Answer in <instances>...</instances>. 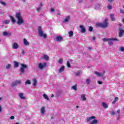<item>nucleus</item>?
<instances>
[{
  "label": "nucleus",
  "mask_w": 124,
  "mask_h": 124,
  "mask_svg": "<svg viewBox=\"0 0 124 124\" xmlns=\"http://www.w3.org/2000/svg\"><path fill=\"white\" fill-rule=\"evenodd\" d=\"M15 17L17 19V25L20 26L22 24H24V19H23V17L21 16V12L16 13Z\"/></svg>",
  "instance_id": "f257e3e1"
},
{
  "label": "nucleus",
  "mask_w": 124,
  "mask_h": 124,
  "mask_svg": "<svg viewBox=\"0 0 124 124\" xmlns=\"http://www.w3.org/2000/svg\"><path fill=\"white\" fill-rule=\"evenodd\" d=\"M103 41L104 42H106V41H108V43L109 46H112L114 45V43L113 41H120L119 39L115 38H104L103 39Z\"/></svg>",
  "instance_id": "f03ea898"
},
{
  "label": "nucleus",
  "mask_w": 124,
  "mask_h": 124,
  "mask_svg": "<svg viewBox=\"0 0 124 124\" xmlns=\"http://www.w3.org/2000/svg\"><path fill=\"white\" fill-rule=\"evenodd\" d=\"M38 34L41 37H43L44 38H46L47 37V35L44 33V32L42 31V28H41V26H39L38 27Z\"/></svg>",
  "instance_id": "7ed1b4c3"
},
{
  "label": "nucleus",
  "mask_w": 124,
  "mask_h": 124,
  "mask_svg": "<svg viewBox=\"0 0 124 124\" xmlns=\"http://www.w3.org/2000/svg\"><path fill=\"white\" fill-rule=\"evenodd\" d=\"M20 65L21 67H20L19 70L20 71V73L21 74H23L25 73V69L26 68H28V65H27V64H24L23 63H21Z\"/></svg>",
  "instance_id": "20e7f679"
},
{
  "label": "nucleus",
  "mask_w": 124,
  "mask_h": 124,
  "mask_svg": "<svg viewBox=\"0 0 124 124\" xmlns=\"http://www.w3.org/2000/svg\"><path fill=\"white\" fill-rule=\"evenodd\" d=\"M96 26H97V27H99L100 28H103L105 29V28H107L108 26V22H105L103 23H97L96 24Z\"/></svg>",
  "instance_id": "39448f33"
},
{
  "label": "nucleus",
  "mask_w": 124,
  "mask_h": 124,
  "mask_svg": "<svg viewBox=\"0 0 124 124\" xmlns=\"http://www.w3.org/2000/svg\"><path fill=\"white\" fill-rule=\"evenodd\" d=\"M46 65H47V64L46 63V62H43V63H39L38 64V68L39 69H43V68L46 67Z\"/></svg>",
  "instance_id": "423d86ee"
},
{
  "label": "nucleus",
  "mask_w": 124,
  "mask_h": 124,
  "mask_svg": "<svg viewBox=\"0 0 124 124\" xmlns=\"http://www.w3.org/2000/svg\"><path fill=\"white\" fill-rule=\"evenodd\" d=\"M119 32L118 34V36L119 37H122L123 35L124 34V30L122 29V28H119Z\"/></svg>",
  "instance_id": "0eeeda50"
},
{
  "label": "nucleus",
  "mask_w": 124,
  "mask_h": 124,
  "mask_svg": "<svg viewBox=\"0 0 124 124\" xmlns=\"http://www.w3.org/2000/svg\"><path fill=\"white\" fill-rule=\"evenodd\" d=\"M62 40H63V38H62V36H57L56 38V41L57 42H62Z\"/></svg>",
  "instance_id": "6e6552de"
},
{
  "label": "nucleus",
  "mask_w": 124,
  "mask_h": 124,
  "mask_svg": "<svg viewBox=\"0 0 124 124\" xmlns=\"http://www.w3.org/2000/svg\"><path fill=\"white\" fill-rule=\"evenodd\" d=\"M13 49H17L18 48H19V45L17 44L16 43H14L13 44L12 46Z\"/></svg>",
  "instance_id": "1a4fd4ad"
},
{
  "label": "nucleus",
  "mask_w": 124,
  "mask_h": 124,
  "mask_svg": "<svg viewBox=\"0 0 124 124\" xmlns=\"http://www.w3.org/2000/svg\"><path fill=\"white\" fill-rule=\"evenodd\" d=\"M79 28L81 29L80 32H81V33H85V32H86V29H85L84 26L80 25Z\"/></svg>",
  "instance_id": "9d476101"
},
{
  "label": "nucleus",
  "mask_w": 124,
  "mask_h": 124,
  "mask_svg": "<svg viewBox=\"0 0 124 124\" xmlns=\"http://www.w3.org/2000/svg\"><path fill=\"white\" fill-rule=\"evenodd\" d=\"M94 119H95V116H91L90 117H87L86 120V122H87V123H89V122H91L92 120H94Z\"/></svg>",
  "instance_id": "9b49d317"
},
{
  "label": "nucleus",
  "mask_w": 124,
  "mask_h": 124,
  "mask_svg": "<svg viewBox=\"0 0 124 124\" xmlns=\"http://www.w3.org/2000/svg\"><path fill=\"white\" fill-rule=\"evenodd\" d=\"M65 67L64 66L62 65V66L58 70L59 73H62V72H63L64 71Z\"/></svg>",
  "instance_id": "f8f14e48"
},
{
  "label": "nucleus",
  "mask_w": 124,
  "mask_h": 124,
  "mask_svg": "<svg viewBox=\"0 0 124 124\" xmlns=\"http://www.w3.org/2000/svg\"><path fill=\"white\" fill-rule=\"evenodd\" d=\"M23 43L25 46H29L30 45V43L28 42L26 38L23 39Z\"/></svg>",
  "instance_id": "ddd939ff"
},
{
  "label": "nucleus",
  "mask_w": 124,
  "mask_h": 124,
  "mask_svg": "<svg viewBox=\"0 0 124 124\" xmlns=\"http://www.w3.org/2000/svg\"><path fill=\"white\" fill-rule=\"evenodd\" d=\"M69 20H70V16H68L62 21V22L67 23Z\"/></svg>",
  "instance_id": "4468645a"
},
{
  "label": "nucleus",
  "mask_w": 124,
  "mask_h": 124,
  "mask_svg": "<svg viewBox=\"0 0 124 124\" xmlns=\"http://www.w3.org/2000/svg\"><path fill=\"white\" fill-rule=\"evenodd\" d=\"M3 35H4V36H10L11 33L10 32L4 31L3 32Z\"/></svg>",
  "instance_id": "2eb2a0df"
},
{
  "label": "nucleus",
  "mask_w": 124,
  "mask_h": 124,
  "mask_svg": "<svg viewBox=\"0 0 124 124\" xmlns=\"http://www.w3.org/2000/svg\"><path fill=\"white\" fill-rule=\"evenodd\" d=\"M33 87H34V88H36V85L37 84V80H36V78H34L33 79Z\"/></svg>",
  "instance_id": "dca6fc26"
},
{
  "label": "nucleus",
  "mask_w": 124,
  "mask_h": 124,
  "mask_svg": "<svg viewBox=\"0 0 124 124\" xmlns=\"http://www.w3.org/2000/svg\"><path fill=\"white\" fill-rule=\"evenodd\" d=\"M10 18L11 19V22L13 24H15L16 23V20L14 18V17H13V16H10Z\"/></svg>",
  "instance_id": "f3484780"
},
{
  "label": "nucleus",
  "mask_w": 124,
  "mask_h": 124,
  "mask_svg": "<svg viewBox=\"0 0 124 124\" xmlns=\"http://www.w3.org/2000/svg\"><path fill=\"white\" fill-rule=\"evenodd\" d=\"M110 17L111 21H116V19L115 18V15H114V14H110Z\"/></svg>",
  "instance_id": "a211bd4d"
},
{
  "label": "nucleus",
  "mask_w": 124,
  "mask_h": 124,
  "mask_svg": "<svg viewBox=\"0 0 124 124\" xmlns=\"http://www.w3.org/2000/svg\"><path fill=\"white\" fill-rule=\"evenodd\" d=\"M94 74L97 75V76H98V77H100L101 76H103V74H101V73H100L99 72H98L97 71H95L94 72Z\"/></svg>",
  "instance_id": "6ab92c4d"
},
{
  "label": "nucleus",
  "mask_w": 124,
  "mask_h": 124,
  "mask_svg": "<svg viewBox=\"0 0 124 124\" xmlns=\"http://www.w3.org/2000/svg\"><path fill=\"white\" fill-rule=\"evenodd\" d=\"M102 105L103 107H104V108H105V109H107V108H108V105L105 102H102Z\"/></svg>",
  "instance_id": "aec40b11"
},
{
  "label": "nucleus",
  "mask_w": 124,
  "mask_h": 124,
  "mask_svg": "<svg viewBox=\"0 0 124 124\" xmlns=\"http://www.w3.org/2000/svg\"><path fill=\"white\" fill-rule=\"evenodd\" d=\"M18 95L21 99H25V96H24V94L23 93H19Z\"/></svg>",
  "instance_id": "412c9836"
},
{
  "label": "nucleus",
  "mask_w": 124,
  "mask_h": 124,
  "mask_svg": "<svg viewBox=\"0 0 124 124\" xmlns=\"http://www.w3.org/2000/svg\"><path fill=\"white\" fill-rule=\"evenodd\" d=\"M81 98L83 101H85L87 99L86 98V95L82 94L81 95Z\"/></svg>",
  "instance_id": "4be33fe9"
},
{
  "label": "nucleus",
  "mask_w": 124,
  "mask_h": 124,
  "mask_svg": "<svg viewBox=\"0 0 124 124\" xmlns=\"http://www.w3.org/2000/svg\"><path fill=\"white\" fill-rule=\"evenodd\" d=\"M41 113L43 115H44V113H45V107H43L41 108Z\"/></svg>",
  "instance_id": "5701e85b"
},
{
  "label": "nucleus",
  "mask_w": 124,
  "mask_h": 124,
  "mask_svg": "<svg viewBox=\"0 0 124 124\" xmlns=\"http://www.w3.org/2000/svg\"><path fill=\"white\" fill-rule=\"evenodd\" d=\"M72 89L74 90V91H77V84L72 86Z\"/></svg>",
  "instance_id": "b1692460"
},
{
  "label": "nucleus",
  "mask_w": 124,
  "mask_h": 124,
  "mask_svg": "<svg viewBox=\"0 0 124 124\" xmlns=\"http://www.w3.org/2000/svg\"><path fill=\"white\" fill-rule=\"evenodd\" d=\"M118 100H119V97H115L114 101L112 102V104H115V103H116Z\"/></svg>",
  "instance_id": "393cba45"
},
{
  "label": "nucleus",
  "mask_w": 124,
  "mask_h": 124,
  "mask_svg": "<svg viewBox=\"0 0 124 124\" xmlns=\"http://www.w3.org/2000/svg\"><path fill=\"white\" fill-rule=\"evenodd\" d=\"M43 96L44 98H45V99H46V100H50V99H49V97H48V96L46 94H44Z\"/></svg>",
  "instance_id": "a878e982"
},
{
  "label": "nucleus",
  "mask_w": 124,
  "mask_h": 124,
  "mask_svg": "<svg viewBox=\"0 0 124 124\" xmlns=\"http://www.w3.org/2000/svg\"><path fill=\"white\" fill-rule=\"evenodd\" d=\"M97 123H98V121H97V120L95 119L94 120H93L92 122H91V124H97Z\"/></svg>",
  "instance_id": "bb28decb"
},
{
  "label": "nucleus",
  "mask_w": 124,
  "mask_h": 124,
  "mask_svg": "<svg viewBox=\"0 0 124 124\" xmlns=\"http://www.w3.org/2000/svg\"><path fill=\"white\" fill-rule=\"evenodd\" d=\"M44 58L45 59V60H46V61H49V56H48V55L45 54L44 55Z\"/></svg>",
  "instance_id": "cd10ccee"
},
{
  "label": "nucleus",
  "mask_w": 124,
  "mask_h": 124,
  "mask_svg": "<svg viewBox=\"0 0 124 124\" xmlns=\"http://www.w3.org/2000/svg\"><path fill=\"white\" fill-rule=\"evenodd\" d=\"M69 37H72L73 36V31H70L68 32Z\"/></svg>",
  "instance_id": "c85d7f7f"
},
{
  "label": "nucleus",
  "mask_w": 124,
  "mask_h": 124,
  "mask_svg": "<svg viewBox=\"0 0 124 124\" xmlns=\"http://www.w3.org/2000/svg\"><path fill=\"white\" fill-rule=\"evenodd\" d=\"M14 62V66L15 67H18V66H19V62L16 61H15Z\"/></svg>",
  "instance_id": "c756f323"
},
{
  "label": "nucleus",
  "mask_w": 124,
  "mask_h": 124,
  "mask_svg": "<svg viewBox=\"0 0 124 124\" xmlns=\"http://www.w3.org/2000/svg\"><path fill=\"white\" fill-rule=\"evenodd\" d=\"M15 82L16 84V85H20V84H22V81H21V80H15Z\"/></svg>",
  "instance_id": "7c9ffc66"
},
{
  "label": "nucleus",
  "mask_w": 124,
  "mask_h": 124,
  "mask_svg": "<svg viewBox=\"0 0 124 124\" xmlns=\"http://www.w3.org/2000/svg\"><path fill=\"white\" fill-rule=\"evenodd\" d=\"M11 86L13 87L17 86V84H16V82L15 81L14 82L12 83Z\"/></svg>",
  "instance_id": "2f4dec72"
},
{
  "label": "nucleus",
  "mask_w": 124,
  "mask_h": 124,
  "mask_svg": "<svg viewBox=\"0 0 124 124\" xmlns=\"http://www.w3.org/2000/svg\"><path fill=\"white\" fill-rule=\"evenodd\" d=\"M31 80L28 79L25 82V85H31Z\"/></svg>",
  "instance_id": "473e14b6"
},
{
  "label": "nucleus",
  "mask_w": 124,
  "mask_h": 124,
  "mask_svg": "<svg viewBox=\"0 0 124 124\" xmlns=\"http://www.w3.org/2000/svg\"><path fill=\"white\" fill-rule=\"evenodd\" d=\"M95 8V9H99L100 8V5L99 4H96Z\"/></svg>",
  "instance_id": "72a5a7b5"
},
{
  "label": "nucleus",
  "mask_w": 124,
  "mask_h": 124,
  "mask_svg": "<svg viewBox=\"0 0 124 124\" xmlns=\"http://www.w3.org/2000/svg\"><path fill=\"white\" fill-rule=\"evenodd\" d=\"M11 68V65L10 64H8L7 66H6V69L8 70Z\"/></svg>",
  "instance_id": "f704fd0d"
},
{
  "label": "nucleus",
  "mask_w": 124,
  "mask_h": 124,
  "mask_svg": "<svg viewBox=\"0 0 124 124\" xmlns=\"http://www.w3.org/2000/svg\"><path fill=\"white\" fill-rule=\"evenodd\" d=\"M90 83H91V79H90L89 78H88L86 79V84L87 85H89L90 84Z\"/></svg>",
  "instance_id": "c9c22d12"
},
{
  "label": "nucleus",
  "mask_w": 124,
  "mask_h": 124,
  "mask_svg": "<svg viewBox=\"0 0 124 124\" xmlns=\"http://www.w3.org/2000/svg\"><path fill=\"white\" fill-rule=\"evenodd\" d=\"M67 67H68L69 68L71 67V65H70V63L69 62V61H67Z\"/></svg>",
  "instance_id": "e433bc0d"
},
{
  "label": "nucleus",
  "mask_w": 124,
  "mask_h": 124,
  "mask_svg": "<svg viewBox=\"0 0 124 124\" xmlns=\"http://www.w3.org/2000/svg\"><path fill=\"white\" fill-rule=\"evenodd\" d=\"M3 23H4V24H9V23H10V20H6L3 21Z\"/></svg>",
  "instance_id": "4c0bfd02"
},
{
  "label": "nucleus",
  "mask_w": 124,
  "mask_h": 124,
  "mask_svg": "<svg viewBox=\"0 0 124 124\" xmlns=\"http://www.w3.org/2000/svg\"><path fill=\"white\" fill-rule=\"evenodd\" d=\"M63 62V61L62 60V59H59L58 62H59V63H60L61 64H62V63Z\"/></svg>",
  "instance_id": "58836bf2"
},
{
  "label": "nucleus",
  "mask_w": 124,
  "mask_h": 124,
  "mask_svg": "<svg viewBox=\"0 0 124 124\" xmlns=\"http://www.w3.org/2000/svg\"><path fill=\"white\" fill-rule=\"evenodd\" d=\"M108 9H109V10H111V9H112V6H111V5L110 4H108Z\"/></svg>",
  "instance_id": "ea45409f"
},
{
  "label": "nucleus",
  "mask_w": 124,
  "mask_h": 124,
  "mask_svg": "<svg viewBox=\"0 0 124 124\" xmlns=\"http://www.w3.org/2000/svg\"><path fill=\"white\" fill-rule=\"evenodd\" d=\"M0 3L1 4H2V5H6V3L2 1H0Z\"/></svg>",
  "instance_id": "a19ab883"
},
{
  "label": "nucleus",
  "mask_w": 124,
  "mask_h": 124,
  "mask_svg": "<svg viewBox=\"0 0 124 124\" xmlns=\"http://www.w3.org/2000/svg\"><path fill=\"white\" fill-rule=\"evenodd\" d=\"M115 114H116V112H115V111H111V113H110V114L112 115V116H114V115H115Z\"/></svg>",
  "instance_id": "79ce46f5"
},
{
  "label": "nucleus",
  "mask_w": 124,
  "mask_h": 124,
  "mask_svg": "<svg viewBox=\"0 0 124 124\" xmlns=\"http://www.w3.org/2000/svg\"><path fill=\"white\" fill-rule=\"evenodd\" d=\"M93 27H90L89 28V31H93Z\"/></svg>",
  "instance_id": "37998d69"
},
{
  "label": "nucleus",
  "mask_w": 124,
  "mask_h": 124,
  "mask_svg": "<svg viewBox=\"0 0 124 124\" xmlns=\"http://www.w3.org/2000/svg\"><path fill=\"white\" fill-rule=\"evenodd\" d=\"M120 13H121L122 14H124V10L120 9Z\"/></svg>",
  "instance_id": "c03bdc74"
},
{
  "label": "nucleus",
  "mask_w": 124,
  "mask_h": 124,
  "mask_svg": "<svg viewBox=\"0 0 124 124\" xmlns=\"http://www.w3.org/2000/svg\"><path fill=\"white\" fill-rule=\"evenodd\" d=\"M21 53H22V55H25V54H26V52H25V50H22V52H21Z\"/></svg>",
  "instance_id": "a18cd8bd"
},
{
  "label": "nucleus",
  "mask_w": 124,
  "mask_h": 124,
  "mask_svg": "<svg viewBox=\"0 0 124 124\" xmlns=\"http://www.w3.org/2000/svg\"><path fill=\"white\" fill-rule=\"evenodd\" d=\"M14 119H15V117H14V116H11L10 117L11 120H14Z\"/></svg>",
  "instance_id": "49530a36"
},
{
  "label": "nucleus",
  "mask_w": 124,
  "mask_h": 124,
  "mask_svg": "<svg viewBox=\"0 0 124 124\" xmlns=\"http://www.w3.org/2000/svg\"><path fill=\"white\" fill-rule=\"evenodd\" d=\"M0 13L1 15H3V13H4V12H3V11H2V10H0Z\"/></svg>",
  "instance_id": "de8ad7c7"
},
{
  "label": "nucleus",
  "mask_w": 124,
  "mask_h": 124,
  "mask_svg": "<svg viewBox=\"0 0 124 124\" xmlns=\"http://www.w3.org/2000/svg\"><path fill=\"white\" fill-rule=\"evenodd\" d=\"M97 83L99 84V85H101L102 84V82L100 81H98Z\"/></svg>",
  "instance_id": "09e8293b"
},
{
  "label": "nucleus",
  "mask_w": 124,
  "mask_h": 124,
  "mask_svg": "<svg viewBox=\"0 0 124 124\" xmlns=\"http://www.w3.org/2000/svg\"><path fill=\"white\" fill-rule=\"evenodd\" d=\"M41 9V8L40 7H39L37 8V11H39Z\"/></svg>",
  "instance_id": "8fccbe9b"
},
{
  "label": "nucleus",
  "mask_w": 124,
  "mask_h": 124,
  "mask_svg": "<svg viewBox=\"0 0 124 124\" xmlns=\"http://www.w3.org/2000/svg\"><path fill=\"white\" fill-rule=\"evenodd\" d=\"M76 76H78L80 75V72H78V73H76Z\"/></svg>",
  "instance_id": "3c124183"
},
{
  "label": "nucleus",
  "mask_w": 124,
  "mask_h": 124,
  "mask_svg": "<svg viewBox=\"0 0 124 124\" xmlns=\"http://www.w3.org/2000/svg\"><path fill=\"white\" fill-rule=\"evenodd\" d=\"M51 12H54L55 11V9L53 8H52L51 9Z\"/></svg>",
  "instance_id": "603ef678"
},
{
  "label": "nucleus",
  "mask_w": 124,
  "mask_h": 124,
  "mask_svg": "<svg viewBox=\"0 0 124 124\" xmlns=\"http://www.w3.org/2000/svg\"><path fill=\"white\" fill-rule=\"evenodd\" d=\"M117 112L118 113V114H120V113H121V110H120V109L117 110Z\"/></svg>",
  "instance_id": "864d4df0"
},
{
  "label": "nucleus",
  "mask_w": 124,
  "mask_h": 124,
  "mask_svg": "<svg viewBox=\"0 0 124 124\" xmlns=\"http://www.w3.org/2000/svg\"><path fill=\"white\" fill-rule=\"evenodd\" d=\"M107 21H108V18H106L105 19V22H107Z\"/></svg>",
  "instance_id": "5fc2aeb1"
},
{
  "label": "nucleus",
  "mask_w": 124,
  "mask_h": 124,
  "mask_svg": "<svg viewBox=\"0 0 124 124\" xmlns=\"http://www.w3.org/2000/svg\"><path fill=\"white\" fill-rule=\"evenodd\" d=\"M79 3H82V2H83V0H79Z\"/></svg>",
  "instance_id": "6e6d98bb"
},
{
  "label": "nucleus",
  "mask_w": 124,
  "mask_h": 124,
  "mask_svg": "<svg viewBox=\"0 0 124 124\" xmlns=\"http://www.w3.org/2000/svg\"><path fill=\"white\" fill-rule=\"evenodd\" d=\"M2 110V108H1V106L0 105V112H1V110Z\"/></svg>",
  "instance_id": "4d7b16f0"
},
{
  "label": "nucleus",
  "mask_w": 124,
  "mask_h": 124,
  "mask_svg": "<svg viewBox=\"0 0 124 124\" xmlns=\"http://www.w3.org/2000/svg\"><path fill=\"white\" fill-rule=\"evenodd\" d=\"M108 2H112L113 1V0H108Z\"/></svg>",
  "instance_id": "13d9d810"
},
{
  "label": "nucleus",
  "mask_w": 124,
  "mask_h": 124,
  "mask_svg": "<svg viewBox=\"0 0 124 124\" xmlns=\"http://www.w3.org/2000/svg\"><path fill=\"white\" fill-rule=\"evenodd\" d=\"M92 40H95V37H93Z\"/></svg>",
  "instance_id": "bf43d9fd"
},
{
  "label": "nucleus",
  "mask_w": 124,
  "mask_h": 124,
  "mask_svg": "<svg viewBox=\"0 0 124 124\" xmlns=\"http://www.w3.org/2000/svg\"><path fill=\"white\" fill-rule=\"evenodd\" d=\"M54 96H55V95H54V94H52L51 95V97H54Z\"/></svg>",
  "instance_id": "052dcab7"
},
{
  "label": "nucleus",
  "mask_w": 124,
  "mask_h": 124,
  "mask_svg": "<svg viewBox=\"0 0 124 124\" xmlns=\"http://www.w3.org/2000/svg\"><path fill=\"white\" fill-rule=\"evenodd\" d=\"M117 120H120V117H117Z\"/></svg>",
  "instance_id": "680f3d73"
},
{
  "label": "nucleus",
  "mask_w": 124,
  "mask_h": 124,
  "mask_svg": "<svg viewBox=\"0 0 124 124\" xmlns=\"http://www.w3.org/2000/svg\"><path fill=\"white\" fill-rule=\"evenodd\" d=\"M122 22H123V23H124V18H123V19H122Z\"/></svg>",
  "instance_id": "e2e57ef3"
},
{
  "label": "nucleus",
  "mask_w": 124,
  "mask_h": 124,
  "mask_svg": "<svg viewBox=\"0 0 124 124\" xmlns=\"http://www.w3.org/2000/svg\"><path fill=\"white\" fill-rule=\"evenodd\" d=\"M23 2H26V0H22Z\"/></svg>",
  "instance_id": "0e129e2a"
},
{
  "label": "nucleus",
  "mask_w": 124,
  "mask_h": 124,
  "mask_svg": "<svg viewBox=\"0 0 124 124\" xmlns=\"http://www.w3.org/2000/svg\"><path fill=\"white\" fill-rule=\"evenodd\" d=\"M40 5V6H42V3H41Z\"/></svg>",
  "instance_id": "69168bd1"
},
{
  "label": "nucleus",
  "mask_w": 124,
  "mask_h": 124,
  "mask_svg": "<svg viewBox=\"0 0 124 124\" xmlns=\"http://www.w3.org/2000/svg\"><path fill=\"white\" fill-rule=\"evenodd\" d=\"M2 99V98L0 97V100H1Z\"/></svg>",
  "instance_id": "338daca9"
},
{
  "label": "nucleus",
  "mask_w": 124,
  "mask_h": 124,
  "mask_svg": "<svg viewBox=\"0 0 124 124\" xmlns=\"http://www.w3.org/2000/svg\"><path fill=\"white\" fill-rule=\"evenodd\" d=\"M119 26H120V27H122V24H120Z\"/></svg>",
  "instance_id": "774afa93"
}]
</instances>
